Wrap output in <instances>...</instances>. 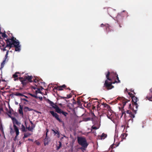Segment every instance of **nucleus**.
Listing matches in <instances>:
<instances>
[{
	"label": "nucleus",
	"instance_id": "nucleus-9",
	"mask_svg": "<svg viewBox=\"0 0 152 152\" xmlns=\"http://www.w3.org/2000/svg\"><path fill=\"white\" fill-rule=\"evenodd\" d=\"M48 102L53 108L55 109L57 112L59 113V111L60 110V108L57 105L55 104L53 102L50 101L49 99L48 100Z\"/></svg>",
	"mask_w": 152,
	"mask_h": 152
},
{
	"label": "nucleus",
	"instance_id": "nucleus-33",
	"mask_svg": "<svg viewBox=\"0 0 152 152\" xmlns=\"http://www.w3.org/2000/svg\"><path fill=\"white\" fill-rule=\"evenodd\" d=\"M37 90L36 91V93L37 94V93H41V92L40 91V89L39 88H37Z\"/></svg>",
	"mask_w": 152,
	"mask_h": 152
},
{
	"label": "nucleus",
	"instance_id": "nucleus-39",
	"mask_svg": "<svg viewBox=\"0 0 152 152\" xmlns=\"http://www.w3.org/2000/svg\"><path fill=\"white\" fill-rule=\"evenodd\" d=\"M35 142L38 145H39L40 144V142H39L37 141H35Z\"/></svg>",
	"mask_w": 152,
	"mask_h": 152
},
{
	"label": "nucleus",
	"instance_id": "nucleus-5",
	"mask_svg": "<svg viewBox=\"0 0 152 152\" xmlns=\"http://www.w3.org/2000/svg\"><path fill=\"white\" fill-rule=\"evenodd\" d=\"M117 82V80H115L114 82L112 81H109V80L107 79L105 80L104 83V87H105L107 90H109L112 89L114 87L112 84H114Z\"/></svg>",
	"mask_w": 152,
	"mask_h": 152
},
{
	"label": "nucleus",
	"instance_id": "nucleus-18",
	"mask_svg": "<svg viewBox=\"0 0 152 152\" xmlns=\"http://www.w3.org/2000/svg\"><path fill=\"white\" fill-rule=\"evenodd\" d=\"M127 136V134L125 133H123L121 134V141H122L123 139H125L126 137Z\"/></svg>",
	"mask_w": 152,
	"mask_h": 152
},
{
	"label": "nucleus",
	"instance_id": "nucleus-60",
	"mask_svg": "<svg viewBox=\"0 0 152 152\" xmlns=\"http://www.w3.org/2000/svg\"><path fill=\"white\" fill-rule=\"evenodd\" d=\"M81 121H79V123H80V122H81Z\"/></svg>",
	"mask_w": 152,
	"mask_h": 152
},
{
	"label": "nucleus",
	"instance_id": "nucleus-42",
	"mask_svg": "<svg viewBox=\"0 0 152 152\" xmlns=\"http://www.w3.org/2000/svg\"><path fill=\"white\" fill-rule=\"evenodd\" d=\"M31 124H32L31 127V128H33V129L34 128V127H35V126L31 122Z\"/></svg>",
	"mask_w": 152,
	"mask_h": 152
},
{
	"label": "nucleus",
	"instance_id": "nucleus-6",
	"mask_svg": "<svg viewBox=\"0 0 152 152\" xmlns=\"http://www.w3.org/2000/svg\"><path fill=\"white\" fill-rule=\"evenodd\" d=\"M132 99L133 102V105L135 107V110H134V108H133L132 109L135 111V112L136 113L137 110L138 106L137 104V102L138 100V99L137 97L135 96L132 98Z\"/></svg>",
	"mask_w": 152,
	"mask_h": 152
},
{
	"label": "nucleus",
	"instance_id": "nucleus-1",
	"mask_svg": "<svg viewBox=\"0 0 152 152\" xmlns=\"http://www.w3.org/2000/svg\"><path fill=\"white\" fill-rule=\"evenodd\" d=\"M7 45L5 46V43L2 40H0V47L1 49L3 51L6 50V48L7 47H10V48L12 47L15 48V51L20 52V45H19L20 42L18 40L12 37L11 39H8L6 40Z\"/></svg>",
	"mask_w": 152,
	"mask_h": 152
},
{
	"label": "nucleus",
	"instance_id": "nucleus-54",
	"mask_svg": "<svg viewBox=\"0 0 152 152\" xmlns=\"http://www.w3.org/2000/svg\"><path fill=\"white\" fill-rule=\"evenodd\" d=\"M27 137V136L26 135V134H25L24 135V137Z\"/></svg>",
	"mask_w": 152,
	"mask_h": 152
},
{
	"label": "nucleus",
	"instance_id": "nucleus-31",
	"mask_svg": "<svg viewBox=\"0 0 152 152\" xmlns=\"http://www.w3.org/2000/svg\"><path fill=\"white\" fill-rule=\"evenodd\" d=\"M53 131L54 132V133L55 134H57L58 137H59V133L57 131H55L54 130H53Z\"/></svg>",
	"mask_w": 152,
	"mask_h": 152
},
{
	"label": "nucleus",
	"instance_id": "nucleus-57",
	"mask_svg": "<svg viewBox=\"0 0 152 152\" xmlns=\"http://www.w3.org/2000/svg\"><path fill=\"white\" fill-rule=\"evenodd\" d=\"M19 78L20 79H22V77H20V78Z\"/></svg>",
	"mask_w": 152,
	"mask_h": 152
},
{
	"label": "nucleus",
	"instance_id": "nucleus-29",
	"mask_svg": "<svg viewBox=\"0 0 152 152\" xmlns=\"http://www.w3.org/2000/svg\"><path fill=\"white\" fill-rule=\"evenodd\" d=\"M59 146L57 147V150H59L61 146V142L60 141H59Z\"/></svg>",
	"mask_w": 152,
	"mask_h": 152
},
{
	"label": "nucleus",
	"instance_id": "nucleus-52",
	"mask_svg": "<svg viewBox=\"0 0 152 152\" xmlns=\"http://www.w3.org/2000/svg\"><path fill=\"white\" fill-rule=\"evenodd\" d=\"M150 91L152 93V88H151L150 89Z\"/></svg>",
	"mask_w": 152,
	"mask_h": 152
},
{
	"label": "nucleus",
	"instance_id": "nucleus-13",
	"mask_svg": "<svg viewBox=\"0 0 152 152\" xmlns=\"http://www.w3.org/2000/svg\"><path fill=\"white\" fill-rule=\"evenodd\" d=\"M32 77L30 76H26L25 77L24 79L22 80L23 81H26L27 80L28 82H31Z\"/></svg>",
	"mask_w": 152,
	"mask_h": 152
},
{
	"label": "nucleus",
	"instance_id": "nucleus-3",
	"mask_svg": "<svg viewBox=\"0 0 152 152\" xmlns=\"http://www.w3.org/2000/svg\"><path fill=\"white\" fill-rule=\"evenodd\" d=\"M77 140L79 144L82 146L78 149L81 150L82 152H84L88 145L86 138L84 137H77Z\"/></svg>",
	"mask_w": 152,
	"mask_h": 152
},
{
	"label": "nucleus",
	"instance_id": "nucleus-50",
	"mask_svg": "<svg viewBox=\"0 0 152 152\" xmlns=\"http://www.w3.org/2000/svg\"><path fill=\"white\" fill-rule=\"evenodd\" d=\"M43 88L42 87H41L40 88H39V89H40V90H42Z\"/></svg>",
	"mask_w": 152,
	"mask_h": 152
},
{
	"label": "nucleus",
	"instance_id": "nucleus-7",
	"mask_svg": "<svg viewBox=\"0 0 152 152\" xmlns=\"http://www.w3.org/2000/svg\"><path fill=\"white\" fill-rule=\"evenodd\" d=\"M12 120L13 123V124L14 129L16 132V136H15V137H16L19 134L18 129V127L16 126L15 125L16 123L18 121L14 118H12Z\"/></svg>",
	"mask_w": 152,
	"mask_h": 152
},
{
	"label": "nucleus",
	"instance_id": "nucleus-28",
	"mask_svg": "<svg viewBox=\"0 0 152 152\" xmlns=\"http://www.w3.org/2000/svg\"><path fill=\"white\" fill-rule=\"evenodd\" d=\"M21 130L23 132H25V128L23 124L21 125Z\"/></svg>",
	"mask_w": 152,
	"mask_h": 152
},
{
	"label": "nucleus",
	"instance_id": "nucleus-15",
	"mask_svg": "<svg viewBox=\"0 0 152 152\" xmlns=\"http://www.w3.org/2000/svg\"><path fill=\"white\" fill-rule=\"evenodd\" d=\"M14 95L17 96H25L26 98H27V96L23 95L22 94L20 93L19 92H17L15 93L14 94Z\"/></svg>",
	"mask_w": 152,
	"mask_h": 152
},
{
	"label": "nucleus",
	"instance_id": "nucleus-61",
	"mask_svg": "<svg viewBox=\"0 0 152 152\" xmlns=\"http://www.w3.org/2000/svg\"><path fill=\"white\" fill-rule=\"evenodd\" d=\"M34 81L35 82H36L35 80Z\"/></svg>",
	"mask_w": 152,
	"mask_h": 152
},
{
	"label": "nucleus",
	"instance_id": "nucleus-59",
	"mask_svg": "<svg viewBox=\"0 0 152 152\" xmlns=\"http://www.w3.org/2000/svg\"><path fill=\"white\" fill-rule=\"evenodd\" d=\"M10 129H11V130H12V128H11Z\"/></svg>",
	"mask_w": 152,
	"mask_h": 152
},
{
	"label": "nucleus",
	"instance_id": "nucleus-30",
	"mask_svg": "<svg viewBox=\"0 0 152 152\" xmlns=\"http://www.w3.org/2000/svg\"><path fill=\"white\" fill-rule=\"evenodd\" d=\"M24 109L25 110V111H26L27 110L30 111L32 110V109H30L28 107H25L24 108Z\"/></svg>",
	"mask_w": 152,
	"mask_h": 152
},
{
	"label": "nucleus",
	"instance_id": "nucleus-51",
	"mask_svg": "<svg viewBox=\"0 0 152 152\" xmlns=\"http://www.w3.org/2000/svg\"><path fill=\"white\" fill-rule=\"evenodd\" d=\"M120 17V15H117V18L118 19V18H119Z\"/></svg>",
	"mask_w": 152,
	"mask_h": 152
},
{
	"label": "nucleus",
	"instance_id": "nucleus-25",
	"mask_svg": "<svg viewBox=\"0 0 152 152\" xmlns=\"http://www.w3.org/2000/svg\"><path fill=\"white\" fill-rule=\"evenodd\" d=\"M95 103L96 104V107L97 109H98L101 106V105L100 103L98 101L95 102Z\"/></svg>",
	"mask_w": 152,
	"mask_h": 152
},
{
	"label": "nucleus",
	"instance_id": "nucleus-16",
	"mask_svg": "<svg viewBox=\"0 0 152 152\" xmlns=\"http://www.w3.org/2000/svg\"><path fill=\"white\" fill-rule=\"evenodd\" d=\"M18 74H20V73L19 72H16L13 75V77L14 78H15L14 80L15 81L17 80L18 79Z\"/></svg>",
	"mask_w": 152,
	"mask_h": 152
},
{
	"label": "nucleus",
	"instance_id": "nucleus-46",
	"mask_svg": "<svg viewBox=\"0 0 152 152\" xmlns=\"http://www.w3.org/2000/svg\"><path fill=\"white\" fill-rule=\"evenodd\" d=\"M19 106H20L19 107V108H20L19 109H22L23 107H22V106L21 105H20V104H19Z\"/></svg>",
	"mask_w": 152,
	"mask_h": 152
},
{
	"label": "nucleus",
	"instance_id": "nucleus-10",
	"mask_svg": "<svg viewBox=\"0 0 152 152\" xmlns=\"http://www.w3.org/2000/svg\"><path fill=\"white\" fill-rule=\"evenodd\" d=\"M9 51L7 50V52L4 58V60L3 61V62H2L1 65V69L4 67V65L5 64V63L7 62L8 61V60L7 59V56L8 54Z\"/></svg>",
	"mask_w": 152,
	"mask_h": 152
},
{
	"label": "nucleus",
	"instance_id": "nucleus-19",
	"mask_svg": "<svg viewBox=\"0 0 152 152\" xmlns=\"http://www.w3.org/2000/svg\"><path fill=\"white\" fill-rule=\"evenodd\" d=\"M65 85H63L62 86H58L57 88V89L59 91H61L62 90V88H65Z\"/></svg>",
	"mask_w": 152,
	"mask_h": 152
},
{
	"label": "nucleus",
	"instance_id": "nucleus-36",
	"mask_svg": "<svg viewBox=\"0 0 152 152\" xmlns=\"http://www.w3.org/2000/svg\"><path fill=\"white\" fill-rule=\"evenodd\" d=\"M30 95L31 96L33 97H35V98H37V95H34V94H30Z\"/></svg>",
	"mask_w": 152,
	"mask_h": 152
},
{
	"label": "nucleus",
	"instance_id": "nucleus-62",
	"mask_svg": "<svg viewBox=\"0 0 152 152\" xmlns=\"http://www.w3.org/2000/svg\"><path fill=\"white\" fill-rule=\"evenodd\" d=\"M113 146H111V148H112Z\"/></svg>",
	"mask_w": 152,
	"mask_h": 152
},
{
	"label": "nucleus",
	"instance_id": "nucleus-49",
	"mask_svg": "<svg viewBox=\"0 0 152 152\" xmlns=\"http://www.w3.org/2000/svg\"><path fill=\"white\" fill-rule=\"evenodd\" d=\"M119 143H120V142H119L118 144H115L116 146V147L118 146L119 145Z\"/></svg>",
	"mask_w": 152,
	"mask_h": 152
},
{
	"label": "nucleus",
	"instance_id": "nucleus-35",
	"mask_svg": "<svg viewBox=\"0 0 152 152\" xmlns=\"http://www.w3.org/2000/svg\"><path fill=\"white\" fill-rule=\"evenodd\" d=\"M104 107H107L108 110H109V109L110 108V106L107 104H104Z\"/></svg>",
	"mask_w": 152,
	"mask_h": 152
},
{
	"label": "nucleus",
	"instance_id": "nucleus-2",
	"mask_svg": "<svg viewBox=\"0 0 152 152\" xmlns=\"http://www.w3.org/2000/svg\"><path fill=\"white\" fill-rule=\"evenodd\" d=\"M117 98L119 100H122L123 104V107L122 110V115H124V116L125 117L126 115V111H125L123 109V108L124 107L126 103L129 101V100H128L125 99L123 97H118ZM129 108L131 110H127L126 111V112L127 114H129V116L131 118L129 120L128 122L130 123V121H131V123H132L133 121V118L135 117L134 114H135L136 113V112L135 113V111H134L132 109L134 108V109L135 110V106H134L133 105V104L132 105L131 104H130L129 105Z\"/></svg>",
	"mask_w": 152,
	"mask_h": 152
},
{
	"label": "nucleus",
	"instance_id": "nucleus-55",
	"mask_svg": "<svg viewBox=\"0 0 152 152\" xmlns=\"http://www.w3.org/2000/svg\"><path fill=\"white\" fill-rule=\"evenodd\" d=\"M15 104H17V105H18V103L17 102H15Z\"/></svg>",
	"mask_w": 152,
	"mask_h": 152
},
{
	"label": "nucleus",
	"instance_id": "nucleus-56",
	"mask_svg": "<svg viewBox=\"0 0 152 152\" xmlns=\"http://www.w3.org/2000/svg\"><path fill=\"white\" fill-rule=\"evenodd\" d=\"M94 105H95L96 106V104L95 103V104H94Z\"/></svg>",
	"mask_w": 152,
	"mask_h": 152
},
{
	"label": "nucleus",
	"instance_id": "nucleus-53",
	"mask_svg": "<svg viewBox=\"0 0 152 152\" xmlns=\"http://www.w3.org/2000/svg\"><path fill=\"white\" fill-rule=\"evenodd\" d=\"M131 91L134 94H135V93H134V91Z\"/></svg>",
	"mask_w": 152,
	"mask_h": 152
},
{
	"label": "nucleus",
	"instance_id": "nucleus-63",
	"mask_svg": "<svg viewBox=\"0 0 152 152\" xmlns=\"http://www.w3.org/2000/svg\"><path fill=\"white\" fill-rule=\"evenodd\" d=\"M63 125H64V123H63Z\"/></svg>",
	"mask_w": 152,
	"mask_h": 152
},
{
	"label": "nucleus",
	"instance_id": "nucleus-40",
	"mask_svg": "<svg viewBox=\"0 0 152 152\" xmlns=\"http://www.w3.org/2000/svg\"><path fill=\"white\" fill-rule=\"evenodd\" d=\"M0 130L2 132H3V129L2 125H0Z\"/></svg>",
	"mask_w": 152,
	"mask_h": 152
},
{
	"label": "nucleus",
	"instance_id": "nucleus-43",
	"mask_svg": "<svg viewBox=\"0 0 152 152\" xmlns=\"http://www.w3.org/2000/svg\"><path fill=\"white\" fill-rule=\"evenodd\" d=\"M117 22H118V23L119 24H120V23L119 22H120V21H119V20H117ZM119 27H120L121 28V27H122V26H121V25H120V24H119Z\"/></svg>",
	"mask_w": 152,
	"mask_h": 152
},
{
	"label": "nucleus",
	"instance_id": "nucleus-58",
	"mask_svg": "<svg viewBox=\"0 0 152 152\" xmlns=\"http://www.w3.org/2000/svg\"><path fill=\"white\" fill-rule=\"evenodd\" d=\"M34 89H36V88H33Z\"/></svg>",
	"mask_w": 152,
	"mask_h": 152
},
{
	"label": "nucleus",
	"instance_id": "nucleus-44",
	"mask_svg": "<svg viewBox=\"0 0 152 152\" xmlns=\"http://www.w3.org/2000/svg\"><path fill=\"white\" fill-rule=\"evenodd\" d=\"M92 106H93L92 109H94L96 107V106L95 105H94V104H93Z\"/></svg>",
	"mask_w": 152,
	"mask_h": 152
},
{
	"label": "nucleus",
	"instance_id": "nucleus-14",
	"mask_svg": "<svg viewBox=\"0 0 152 152\" xmlns=\"http://www.w3.org/2000/svg\"><path fill=\"white\" fill-rule=\"evenodd\" d=\"M107 135L104 133H103L101 135H99L98 136V138L99 139H104L107 137Z\"/></svg>",
	"mask_w": 152,
	"mask_h": 152
},
{
	"label": "nucleus",
	"instance_id": "nucleus-26",
	"mask_svg": "<svg viewBox=\"0 0 152 152\" xmlns=\"http://www.w3.org/2000/svg\"><path fill=\"white\" fill-rule=\"evenodd\" d=\"M145 99L146 100L147 99L150 101H152V95L151 96H147Z\"/></svg>",
	"mask_w": 152,
	"mask_h": 152
},
{
	"label": "nucleus",
	"instance_id": "nucleus-8",
	"mask_svg": "<svg viewBox=\"0 0 152 152\" xmlns=\"http://www.w3.org/2000/svg\"><path fill=\"white\" fill-rule=\"evenodd\" d=\"M84 110L79 107H77V117L84 115Z\"/></svg>",
	"mask_w": 152,
	"mask_h": 152
},
{
	"label": "nucleus",
	"instance_id": "nucleus-11",
	"mask_svg": "<svg viewBox=\"0 0 152 152\" xmlns=\"http://www.w3.org/2000/svg\"><path fill=\"white\" fill-rule=\"evenodd\" d=\"M50 113L53 115V116L55 117L56 119L60 122H62V121L59 118L58 115L56 113H55L53 111H50Z\"/></svg>",
	"mask_w": 152,
	"mask_h": 152
},
{
	"label": "nucleus",
	"instance_id": "nucleus-38",
	"mask_svg": "<svg viewBox=\"0 0 152 152\" xmlns=\"http://www.w3.org/2000/svg\"><path fill=\"white\" fill-rule=\"evenodd\" d=\"M28 130L30 131H32L33 128H31V127H28Z\"/></svg>",
	"mask_w": 152,
	"mask_h": 152
},
{
	"label": "nucleus",
	"instance_id": "nucleus-37",
	"mask_svg": "<svg viewBox=\"0 0 152 152\" xmlns=\"http://www.w3.org/2000/svg\"><path fill=\"white\" fill-rule=\"evenodd\" d=\"M92 129H98V128L96 126H92Z\"/></svg>",
	"mask_w": 152,
	"mask_h": 152
},
{
	"label": "nucleus",
	"instance_id": "nucleus-27",
	"mask_svg": "<svg viewBox=\"0 0 152 152\" xmlns=\"http://www.w3.org/2000/svg\"><path fill=\"white\" fill-rule=\"evenodd\" d=\"M0 34H1V36L3 37H7V36L6 35L5 33H2L1 31L0 32Z\"/></svg>",
	"mask_w": 152,
	"mask_h": 152
},
{
	"label": "nucleus",
	"instance_id": "nucleus-20",
	"mask_svg": "<svg viewBox=\"0 0 152 152\" xmlns=\"http://www.w3.org/2000/svg\"><path fill=\"white\" fill-rule=\"evenodd\" d=\"M91 120V118L90 117H87V118H83V121H90Z\"/></svg>",
	"mask_w": 152,
	"mask_h": 152
},
{
	"label": "nucleus",
	"instance_id": "nucleus-23",
	"mask_svg": "<svg viewBox=\"0 0 152 152\" xmlns=\"http://www.w3.org/2000/svg\"><path fill=\"white\" fill-rule=\"evenodd\" d=\"M84 106L87 107H90L91 106V104L90 103H84Z\"/></svg>",
	"mask_w": 152,
	"mask_h": 152
},
{
	"label": "nucleus",
	"instance_id": "nucleus-4",
	"mask_svg": "<svg viewBox=\"0 0 152 152\" xmlns=\"http://www.w3.org/2000/svg\"><path fill=\"white\" fill-rule=\"evenodd\" d=\"M106 77L110 81H112L113 80H117L116 83H120L121 81L119 80L118 75L115 72H110L108 71L106 75Z\"/></svg>",
	"mask_w": 152,
	"mask_h": 152
},
{
	"label": "nucleus",
	"instance_id": "nucleus-41",
	"mask_svg": "<svg viewBox=\"0 0 152 152\" xmlns=\"http://www.w3.org/2000/svg\"><path fill=\"white\" fill-rule=\"evenodd\" d=\"M15 124H16L18 125H20L21 124L20 122H18V121Z\"/></svg>",
	"mask_w": 152,
	"mask_h": 152
},
{
	"label": "nucleus",
	"instance_id": "nucleus-22",
	"mask_svg": "<svg viewBox=\"0 0 152 152\" xmlns=\"http://www.w3.org/2000/svg\"><path fill=\"white\" fill-rule=\"evenodd\" d=\"M44 142L45 145H48V138L46 137L44 140Z\"/></svg>",
	"mask_w": 152,
	"mask_h": 152
},
{
	"label": "nucleus",
	"instance_id": "nucleus-12",
	"mask_svg": "<svg viewBox=\"0 0 152 152\" xmlns=\"http://www.w3.org/2000/svg\"><path fill=\"white\" fill-rule=\"evenodd\" d=\"M77 99V104L79 106H81L82 104L81 102H84L83 97H78Z\"/></svg>",
	"mask_w": 152,
	"mask_h": 152
},
{
	"label": "nucleus",
	"instance_id": "nucleus-21",
	"mask_svg": "<svg viewBox=\"0 0 152 152\" xmlns=\"http://www.w3.org/2000/svg\"><path fill=\"white\" fill-rule=\"evenodd\" d=\"M60 110L59 112H57L58 113L61 114L62 113L63 115H64V116H66V115L67 114V113L66 112H64L62 110L60 109Z\"/></svg>",
	"mask_w": 152,
	"mask_h": 152
},
{
	"label": "nucleus",
	"instance_id": "nucleus-32",
	"mask_svg": "<svg viewBox=\"0 0 152 152\" xmlns=\"http://www.w3.org/2000/svg\"><path fill=\"white\" fill-rule=\"evenodd\" d=\"M19 112L20 114H21L22 115H23V113L22 111V109H19Z\"/></svg>",
	"mask_w": 152,
	"mask_h": 152
},
{
	"label": "nucleus",
	"instance_id": "nucleus-17",
	"mask_svg": "<svg viewBox=\"0 0 152 152\" xmlns=\"http://www.w3.org/2000/svg\"><path fill=\"white\" fill-rule=\"evenodd\" d=\"M105 26L106 27V30L107 31V32H109V31H108V30L109 29V27H110V25L108 24H106L105 25H104L103 24H102L101 25V27H103L104 26Z\"/></svg>",
	"mask_w": 152,
	"mask_h": 152
},
{
	"label": "nucleus",
	"instance_id": "nucleus-45",
	"mask_svg": "<svg viewBox=\"0 0 152 152\" xmlns=\"http://www.w3.org/2000/svg\"><path fill=\"white\" fill-rule=\"evenodd\" d=\"M46 130H47V132H46V137H47V133L48 132V129H46Z\"/></svg>",
	"mask_w": 152,
	"mask_h": 152
},
{
	"label": "nucleus",
	"instance_id": "nucleus-47",
	"mask_svg": "<svg viewBox=\"0 0 152 152\" xmlns=\"http://www.w3.org/2000/svg\"><path fill=\"white\" fill-rule=\"evenodd\" d=\"M3 111V109L2 108H0V112Z\"/></svg>",
	"mask_w": 152,
	"mask_h": 152
},
{
	"label": "nucleus",
	"instance_id": "nucleus-24",
	"mask_svg": "<svg viewBox=\"0 0 152 152\" xmlns=\"http://www.w3.org/2000/svg\"><path fill=\"white\" fill-rule=\"evenodd\" d=\"M91 116L92 117V118H91V119H93L94 118L96 117V116L94 115V113L92 112V111H91L90 114Z\"/></svg>",
	"mask_w": 152,
	"mask_h": 152
},
{
	"label": "nucleus",
	"instance_id": "nucleus-34",
	"mask_svg": "<svg viewBox=\"0 0 152 152\" xmlns=\"http://www.w3.org/2000/svg\"><path fill=\"white\" fill-rule=\"evenodd\" d=\"M128 94L131 97V98L133 97V96H134V95L133 94L130 92L128 93Z\"/></svg>",
	"mask_w": 152,
	"mask_h": 152
},
{
	"label": "nucleus",
	"instance_id": "nucleus-48",
	"mask_svg": "<svg viewBox=\"0 0 152 152\" xmlns=\"http://www.w3.org/2000/svg\"><path fill=\"white\" fill-rule=\"evenodd\" d=\"M22 100H24V101H25L26 102H28V100H27L26 99H22Z\"/></svg>",
	"mask_w": 152,
	"mask_h": 152
}]
</instances>
